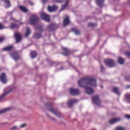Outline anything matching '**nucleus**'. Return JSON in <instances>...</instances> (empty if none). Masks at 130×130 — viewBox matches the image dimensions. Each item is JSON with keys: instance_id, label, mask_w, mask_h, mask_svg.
<instances>
[{"instance_id": "f257e3e1", "label": "nucleus", "mask_w": 130, "mask_h": 130, "mask_svg": "<svg viewBox=\"0 0 130 130\" xmlns=\"http://www.w3.org/2000/svg\"><path fill=\"white\" fill-rule=\"evenodd\" d=\"M78 84L81 88H85V92L88 94L91 95L94 93V90L90 87L96 86V79L93 78H81L78 81Z\"/></svg>"}, {"instance_id": "f03ea898", "label": "nucleus", "mask_w": 130, "mask_h": 130, "mask_svg": "<svg viewBox=\"0 0 130 130\" xmlns=\"http://www.w3.org/2000/svg\"><path fill=\"white\" fill-rule=\"evenodd\" d=\"M105 64L109 68L114 67L115 66V62L113 59L107 58L104 60Z\"/></svg>"}, {"instance_id": "7ed1b4c3", "label": "nucleus", "mask_w": 130, "mask_h": 130, "mask_svg": "<svg viewBox=\"0 0 130 130\" xmlns=\"http://www.w3.org/2000/svg\"><path fill=\"white\" fill-rule=\"evenodd\" d=\"M39 21L38 17L35 15L31 16L29 20V23L30 24L35 25Z\"/></svg>"}, {"instance_id": "20e7f679", "label": "nucleus", "mask_w": 130, "mask_h": 130, "mask_svg": "<svg viewBox=\"0 0 130 130\" xmlns=\"http://www.w3.org/2000/svg\"><path fill=\"white\" fill-rule=\"evenodd\" d=\"M49 110L50 112H51L52 114L55 115V116H57V117H60L61 116V113L57 110H54L53 108H50L49 109Z\"/></svg>"}, {"instance_id": "39448f33", "label": "nucleus", "mask_w": 130, "mask_h": 130, "mask_svg": "<svg viewBox=\"0 0 130 130\" xmlns=\"http://www.w3.org/2000/svg\"><path fill=\"white\" fill-rule=\"evenodd\" d=\"M70 94L72 95H77L80 94V91L78 89H70Z\"/></svg>"}, {"instance_id": "423d86ee", "label": "nucleus", "mask_w": 130, "mask_h": 130, "mask_svg": "<svg viewBox=\"0 0 130 130\" xmlns=\"http://www.w3.org/2000/svg\"><path fill=\"white\" fill-rule=\"evenodd\" d=\"M41 18L43 20L46 21H50V16L49 15L45 14V13H42L41 14Z\"/></svg>"}, {"instance_id": "0eeeda50", "label": "nucleus", "mask_w": 130, "mask_h": 130, "mask_svg": "<svg viewBox=\"0 0 130 130\" xmlns=\"http://www.w3.org/2000/svg\"><path fill=\"white\" fill-rule=\"evenodd\" d=\"M58 7L56 6H47V11H48L49 12L52 13L56 12V11L57 10Z\"/></svg>"}, {"instance_id": "6e6552de", "label": "nucleus", "mask_w": 130, "mask_h": 130, "mask_svg": "<svg viewBox=\"0 0 130 130\" xmlns=\"http://www.w3.org/2000/svg\"><path fill=\"white\" fill-rule=\"evenodd\" d=\"M11 56L13 57V59L15 60V61L18 60L20 59V56L18 55V52L16 51L11 53Z\"/></svg>"}, {"instance_id": "1a4fd4ad", "label": "nucleus", "mask_w": 130, "mask_h": 130, "mask_svg": "<svg viewBox=\"0 0 130 130\" xmlns=\"http://www.w3.org/2000/svg\"><path fill=\"white\" fill-rule=\"evenodd\" d=\"M14 36L15 37V40H16V43H18L21 41L22 38L21 34L15 32L14 33Z\"/></svg>"}, {"instance_id": "9d476101", "label": "nucleus", "mask_w": 130, "mask_h": 130, "mask_svg": "<svg viewBox=\"0 0 130 130\" xmlns=\"http://www.w3.org/2000/svg\"><path fill=\"white\" fill-rule=\"evenodd\" d=\"M120 120H121V119L120 118H114L109 120V123L110 124H113L120 121Z\"/></svg>"}, {"instance_id": "9b49d317", "label": "nucleus", "mask_w": 130, "mask_h": 130, "mask_svg": "<svg viewBox=\"0 0 130 130\" xmlns=\"http://www.w3.org/2000/svg\"><path fill=\"white\" fill-rule=\"evenodd\" d=\"M77 100L76 99H70L69 100V101H68V107H69L70 108H71L73 106V105L75 103H76V102H77Z\"/></svg>"}, {"instance_id": "f8f14e48", "label": "nucleus", "mask_w": 130, "mask_h": 130, "mask_svg": "<svg viewBox=\"0 0 130 130\" xmlns=\"http://www.w3.org/2000/svg\"><path fill=\"white\" fill-rule=\"evenodd\" d=\"M0 81L2 82L3 83H6L7 82V78L6 77L5 73H3L1 74L0 76Z\"/></svg>"}, {"instance_id": "ddd939ff", "label": "nucleus", "mask_w": 130, "mask_h": 130, "mask_svg": "<svg viewBox=\"0 0 130 130\" xmlns=\"http://www.w3.org/2000/svg\"><path fill=\"white\" fill-rule=\"evenodd\" d=\"M56 28V25L54 24H50L48 26H47V29H49V31H51L54 30Z\"/></svg>"}, {"instance_id": "4468645a", "label": "nucleus", "mask_w": 130, "mask_h": 130, "mask_svg": "<svg viewBox=\"0 0 130 130\" xmlns=\"http://www.w3.org/2000/svg\"><path fill=\"white\" fill-rule=\"evenodd\" d=\"M10 27L13 29H18V28H19L20 25L15 23H12L10 24Z\"/></svg>"}, {"instance_id": "2eb2a0df", "label": "nucleus", "mask_w": 130, "mask_h": 130, "mask_svg": "<svg viewBox=\"0 0 130 130\" xmlns=\"http://www.w3.org/2000/svg\"><path fill=\"white\" fill-rule=\"evenodd\" d=\"M92 102H93V105H97L98 104V96L96 95L93 96L92 98Z\"/></svg>"}, {"instance_id": "dca6fc26", "label": "nucleus", "mask_w": 130, "mask_h": 130, "mask_svg": "<svg viewBox=\"0 0 130 130\" xmlns=\"http://www.w3.org/2000/svg\"><path fill=\"white\" fill-rule=\"evenodd\" d=\"M69 23H70V20H69V17L67 16L66 17H65L63 21V25L67 26L69 24Z\"/></svg>"}, {"instance_id": "f3484780", "label": "nucleus", "mask_w": 130, "mask_h": 130, "mask_svg": "<svg viewBox=\"0 0 130 130\" xmlns=\"http://www.w3.org/2000/svg\"><path fill=\"white\" fill-rule=\"evenodd\" d=\"M13 45H9L8 46L4 47V49H3V51H11V50L13 49Z\"/></svg>"}, {"instance_id": "a211bd4d", "label": "nucleus", "mask_w": 130, "mask_h": 130, "mask_svg": "<svg viewBox=\"0 0 130 130\" xmlns=\"http://www.w3.org/2000/svg\"><path fill=\"white\" fill-rule=\"evenodd\" d=\"M62 50L64 51V53H62V55H64L66 56H68L70 54L69 50L65 47H62Z\"/></svg>"}, {"instance_id": "6ab92c4d", "label": "nucleus", "mask_w": 130, "mask_h": 130, "mask_svg": "<svg viewBox=\"0 0 130 130\" xmlns=\"http://www.w3.org/2000/svg\"><path fill=\"white\" fill-rule=\"evenodd\" d=\"M4 4H5V7L7 8H9L11 6L10 4V0H4Z\"/></svg>"}, {"instance_id": "aec40b11", "label": "nucleus", "mask_w": 130, "mask_h": 130, "mask_svg": "<svg viewBox=\"0 0 130 130\" xmlns=\"http://www.w3.org/2000/svg\"><path fill=\"white\" fill-rule=\"evenodd\" d=\"M31 33L30 29L29 27L26 28V32L25 34L24 37L25 38H27Z\"/></svg>"}, {"instance_id": "412c9836", "label": "nucleus", "mask_w": 130, "mask_h": 130, "mask_svg": "<svg viewBox=\"0 0 130 130\" xmlns=\"http://www.w3.org/2000/svg\"><path fill=\"white\" fill-rule=\"evenodd\" d=\"M12 90H10L8 91H7V92H5L4 93V94H2V95H1L0 96V102L2 101V100L4 98H5L6 96V95H7V94H9V93L12 92Z\"/></svg>"}, {"instance_id": "4be33fe9", "label": "nucleus", "mask_w": 130, "mask_h": 130, "mask_svg": "<svg viewBox=\"0 0 130 130\" xmlns=\"http://www.w3.org/2000/svg\"><path fill=\"white\" fill-rule=\"evenodd\" d=\"M20 10L23 13H26L28 12L27 9L24 7V6H19Z\"/></svg>"}, {"instance_id": "5701e85b", "label": "nucleus", "mask_w": 130, "mask_h": 130, "mask_svg": "<svg viewBox=\"0 0 130 130\" xmlns=\"http://www.w3.org/2000/svg\"><path fill=\"white\" fill-rule=\"evenodd\" d=\"M71 31L74 32L76 35H80V30H77V28H73L72 29H71Z\"/></svg>"}, {"instance_id": "b1692460", "label": "nucleus", "mask_w": 130, "mask_h": 130, "mask_svg": "<svg viewBox=\"0 0 130 130\" xmlns=\"http://www.w3.org/2000/svg\"><path fill=\"white\" fill-rule=\"evenodd\" d=\"M10 109H11V107H8V108H7L1 110H0V114L5 113L6 112H7L9 110H10Z\"/></svg>"}, {"instance_id": "393cba45", "label": "nucleus", "mask_w": 130, "mask_h": 130, "mask_svg": "<svg viewBox=\"0 0 130 130\" xmlns=\"http://www.w3.org/2000/svg\"><path fill=\"white\" fill-rule=\"evenodd\" d=\"M113 91L114 93H116V94H117L118 95H120V92H119V89H118V87H114V88H113Z\"/></svg>"}, {"instance_id": "a878e982", "label": "nucleus", "mask_w": 130, "mask_h": 130, "mask_svg": "<svg viewBox=\"0 0 130 130\" xmlns=\"http://www.w3.org/2000/svg\"><path fill=\"white\" fill-rule=\"evenodd\" d=\"M125 100L127 103H130V93L128 94H125Z\"/></svg>"}, {"instance_id": "bb28decb", "label": "nucleus", "mask_w": 130, "mask_h": 130, "mask_svg": "<svg viewBox=\"0 0 130 130\" xmlns=\"http://www.w3.org/2000/svg\"><path fill=\"white\" fill-rule=\"evenodd\" d=\"M104 0H98V6L100 7V8H102L103 7V3Z\"/></svg>"}, {"instance_id": "cd10ccee", "label": "nucleus", "mask_w": 130, "mask_h": 130, "mask_svg": "<svg viewBox=\"0 0 130 130\" xmlns=\"http://www.w3.org/2000/svg\"><path fill=\"white\" fill-rule=\"evenodd\" d=\"M30 56L31 58H35L37 57V52L35 51H31L30 53Z\"/></svg>"}, {"instance_id": "c85d7f7f", "label": "nucleus", "mask_w": 130, "mask_h": 130, "mask_svg": "<svg viewBox=\"0 0 130 130\" xmlns=\"http://www.w3.org/2000/svg\"><path fill=\"white\" fill-rule=\"evenodd\" d=\"M42 38V35L38 33L34 34V38L35 39H40Z\"/></svg>"}, {"instance_id": "c756f323", "label": "nucleus", "mask_w": 130, "mask_h": 130, "mask_svg": "<svg viewBox=\"0 0 130 130\" xmlns=\"http://www.w3.org/2000/svg\"><path fill=\"white\" fill-rule=\"evenodd\" d=\"M118 61L119 63H120V64H123V62H124V59L121 57L118 58Z\"/></svg>"}, {"instance_id": "7c9ffc66", "label": "nucleus", "mask_w": 130, "mask_h": 130, "mask_svg": "<svg viewBox=\"0 0 130 130\" xmlns=\"http://www.w3.org/2000/svg\"><path fill=\"white\" fill-rule=\"evenodd\" d=\"M67 6H68V2L65 3L64 5H62V6H61V11H63L64 9L66 8Z\"/></svg>"}, {"instance_id": "2f4dec72", "label": "nucleus", "mask_w": 130, "mask_h": 130, "mask_svg": "<svg viewBox=\"0 0 130 130\" xmlns=\"http://www.w3.org/2000/svg\"><path fill=\"white\" fill-rule=\"evenodd\" d=\"M95 26H96V23H93L90 22L87 24V26L88 27H94Z\"/></svg>"}, {"instance_id": "473e14b6", "label": "nucleus", "mask_w": 130, "mask_h": 130, "mask_svg": "<svg viewBox=\"0 0 130 130\" xmlns=\"http://www.w3.org/2000/svg\"><path fill=\"white\" fill-rule=\"evenodd\" d=\"M125 128L124 127L119 126L117 128H115V130H125Z\"/></svg>"}, {"instance_id": "72a5a7b5", "label": "nucleus", "mask_w": 130, "mask_h": 130, "mask_svg": "<svg viewBox=\"0 0 130 130\" xmlns=\"http://www.w3.org/2000/svg\"><path fill=\"white\" fill-rule=\"evenodd\" d=\"M36 29L42 31V26L40 25H37V26H36Z\"/></svg>"}, {"instance_id": "f704fd0d", "label": "nucleus", "mask_w": 130, "mask_h": 130, "mask_svg": "<svg viewBox=\"0 0 130 130\" xmlns=\"http://www.w3.org/2000/svg\"><path fill=\"white\" fill-rule=\"evenodd\" d=\"M100 70H101V72L103 73L105 71V68L104 67H103V65L100 66Z\"/></svg>"}, {"instance_id": "c9c22d12", "label": "nucleus", "mask_w": 130, "mask_h": 130, "mask_svg": "<svg viewBox=\"0 0 130 130\" xmlns=\"http://www.w3.org/2000/svg\"><path fill=\"white\" fill-rule=\"evenodd\" d=\"M53 2H54V3H62L63 2V0L62 1H60V0H54Z\"/></svg>"}, {"instance_id": "e433bc0d", "label": "nucleus", "mask_w": 130, "mask_h": 130, "mask_svg": "<svg viewBox=\"0 0 130 130\" xmlns=\"http://www.w3.org/2000/svg\"><path fill=\"white\" fill-rule=\"evenodd\" d=\"M5 28V27L3 25V24L0 23V30H2Z\"/></svg>"}, {"instance_id": "4c0bfd02", "label": "nucleus", "mask_w": 130, "mask_h": 130, "mask_svg": "<svg viewBox=\"0 0 130 130\" xmlns=\"http://www.w3.org/2000/svg\"><path fill=\"white\" fill-rule=\"evenodd\" d=\"M125 80L126 81H130V76H127L125 77Z\"/></svg>"}, {"instance_id": "58836bf2", "label": "nucleus", "mask_w": 130, "mask_h": 130, "mask_svg": "<svg viewBox=\"0 0 130 130\" xmlns=\"http://www.w3.org/2000/svg\"><path fill=\"white\" fill-rule=\"evenodd\" d=\"M42 2L43 4H45L46 3H48V1L47 0H42Z\"/></svg>"}, {"instance_id": "ea45409f", "label": "nucleus", "mask_w": 130, "mask_h": 130, "mask_svg": "<svg viewBox=\"0 0 130 130\" xmlns=\"http://www.w3.org/2000/svg\"><path fill=\"white\" fill-rule=\"evenodd\" d=\"M125 118H126L128 119H130V115H125Z\"/></svg>"}, {"instance_id": "a19ab883", "label": "nucleus", "mask_w": 130, "mask_h": 130, "mask_svg": "<svg viewBox=\"0 0 130 130\" xmlns=\"http://www.w3.org/2000/svg\"><path fill=\"white\" fill-rule=\"evenodd\" d=\"M25 126H26L25 124H23L20 125V128L24 127H25Z\"/></svg>"}, {"instance_id": "79ce46f5", "label": "nucleus", "mask_w": 130, "mask_h": 130, "mask_svg": "<svg viewBox=\"0 0 130 130\" xmlns=\"http://www.w3.org/2000/svg\"><path fill=\"white\" fill-rule=\"evenodd\" d=\"M3 41H4V38L0 37V42H2Z\"/></svg>"}, {"instance_id": "37998d69", "label": "nucleus", "mask_w": 130, "mask_h": 130, "mask_svg": "<svg viewBox=\"0 0 130 130\" xmlns=\"http://www.w3.org/2000/svg\"><path fill=\"white\" fill-rule=\"evenodd\" d=\"M16 126L12 127L11 128L12 129H16Z\"/></svg>"}, {"instance_id": "c03bdc74", "label": "nucleus", "mask_w": 130, "mask_h": 130, "mask_svg": "<svg viewBox=\"0 0 130 130\" xmlns=\"http://www.w3.org/2000/svg\"><path fill=\"white\" fill-rule=\"evenodd\" d=\"M130 88V85L126 86V89H129Z\"/></svg>"}, {"instance_id": "a18cd8bd", "label": "nucleus", "mask_w": 130, "mask_h": 130, "mask_svg": "<svg viewBox=\"0 0 130 130\" xmlns=\"http://www.w3.org/2000/svg\"><path fill=\"white\" fill-rule=\"evenodd\" d=\"M29 5H30L31 6L34 5V3H32V2H29Z\"/></svg>"}, {"instance_id": "49530a36", "label": "nucleus", "mask_w": 130, "mask_h": 130, "mask_svg": "<svg viewBox=\"0 0 130 130\" xmlns=\"http://www.w3.org/2000/svg\"><path fill=\"white\" fill-rule=\"evenodd\" d=\"M98 103H99L98 106L100 107V104H99L100 103V99H98Z\"/></svg>"}, {"instance_id": "de8ad7c7", "label": "nucleus", "mask_w": 130, "mask_h": 130, "mask_svg": "<svg viewBox=\"0 0 130 130\" xmlns=\"http://www.w3.org/2000/svg\"><path fill=\"white\" fill-rule=\"evenodd\" d=\"M51 120H53V121H55V119L54 118H53V117H51Z\"/></svg>"}, {"instance_id": "09e8293b", "label": "nucleus", "mask_w": 130, "mask_h": 130, "mask_svg": "<svg viewBox=\"0 0 130 130\" xmlns=\"http://www.w3.org/2000/svg\"><path fill=\"white\" fill-rule=\"evenodd\" d=\"M96 4L98 5V0H96Z\"/></svg>"}, {"instance_id": "8fccbe9b", "label": "nucleus", "mask_w": 130, "mask_h": 130, "mask_svg": "<svg viewBox=\"0 0 130 130\" xmlns=\"http://www.w3.org/2000/svg\"><path fill=\"white\" fill-rule=\"evenodd\" d=\"M11 19H12V20H13L14 21H16V20H15V19H13V18H11Z\"/></svg>"}, {"instance_id": "3c124183", "label": "nucleus", "mask_w": 130, "mask_h": 130, "mask_svg": "<svg viewBox=\"0 0 130 130\" xmlns=\"http://www.w3.org/2000/svg\"><path fill=\"white\" fill-rule=\"evenodd\" d=\"M100 87H101V88H103V85H100Z\"/></svg>"}, {"instance_id": "603ef678", "label": "nucleus", "mask_w": 130, "mask_h": 130, "mask_svg": "<svg viewBox=\"0 0 130 130\" xmlns=\"http://www.w3.org/2000/svg\"><path fill=\"white\" fill-rule=\"evenodd\" d=\"M1 70H2V69L0 68V72H1Z\"/></svg>"}]
</instances>
